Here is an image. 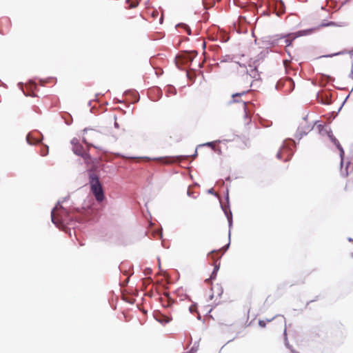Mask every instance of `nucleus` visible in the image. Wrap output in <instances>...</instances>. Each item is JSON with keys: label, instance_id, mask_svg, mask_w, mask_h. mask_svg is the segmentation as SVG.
Instances as JSON below:
<instances>
[{"label": "nucleus", "instance_id": "nucleus-34", "mask_svg": "<svg viewBox=\"0 0 353 353\" xmlns=\"http://www.w3.org/2000/svg\"><path fill=\"white\" fill-rule=\"evenodd\" d=\"M284 12H285V11H284L283 10H282L281 11V13H284Z\"/></svg>", "mask_w": 353, "mask_h": 353}, {"label": "nucleus", "instance_id": "nucleus-29", "mask_svg": "<svg viewBox=\"0 0 353 353\" xmlns=\"http://www.w3.org/2000/svg\"><path fill=\"white\" fill-rule=\"evenodd\" d=\"M156 14H158V12H153V16H156Z\"/></svg>", "mask_w": 353, "mask_h": 353}, {"label": "nucleus", "instance_id": "nucleus-13", "mask_svg": "<svg viewBox=\"0 0 353 353\" xmlns=\"http://www.w3.org/2000/svg\"><path fill=\"white\" fill-rule=\"evenodd\" d=\"M161 161L164 164H171L176 161V160L172 157H165L161 159Z\"/></svg>", "mask_w": 353, "mask_h": 353}, {"label": "nucleus", "instance_id": "nucleus-1", "mask_svg": "<svg viewBox=\"0 0 353 353\" xmlns=\"http://www.w3.org/2000/svg\"><path fill=\"white\" fill-rule=\"evenodd\" d=\"M90 185L96 200L99 203L102 202L105 199L104 192L99 177L95 174H91L90 176Z\"/></svg>", "mask_w": 353, "mask_h": 353}, {"label": "nucleus", "instance_id": "nucleus-4", "mask_svg": "<svg viewBox=\"0 0 353 353\" xmlns=\"http://www.w3.org/2000/svg\"><path fill=\"white\" fill-rule=\"evenodd\" d=\"M72 150L74 152L79 156H81L85 160L90 159V155L84 150L83 147L75 140H72Z\"/></svg>", "mask_w": 353, "mask_h": 353}, {"label": "nucleus", "instance_id": "nucleus-12", "mask_svg": "<svg viewBox=\"0 0 353 353\" xmlns=\"http://www.w3.org/2000/svg\"><path fill=\"white\" fill-rule=\"evenodd\" d=\"M204 145L210 147L214 152H218L219 154L221 153V149L216 145V142H208V143H206L205 144H204Z\"/></svg>", "mask_w": 353, "mask_h": 353}, {"label": "nucleus", "instance_id": "nucleus-9", "mask_svg": "<svg viewBox=\"0 0 353 353\" xmlns=\"http://www.w3.org/2000/svg\"><path fill=\"white\" fill-rule=\"evenodd\" d=\"M28 143L30 145H35L40 141L39 138L35 137L33 134H28L26 137Z\"/></svg>", "mask_w": 353, "mask_h": 353}, {"label": "nucleus", "instance_id": "nucleus-28", "mask_svg": "<svg viewBox=\"0 0 353 353\" xmlns=\"http://www.w3.org/2000/svg\"><path fill=\"white\" fill-rule=\"evenodd\" d=\"M156 14H158V12H153V16H156Z\"/></svg>", "mask_w": 353, "mask_h": 353}, {"label": "nucleus", "instance_id": "nucleus-5", "mask_svg": "<svg viewBox=\"0 0 353 353\" xmlns=\"http://www.w3.org/2000/svg\"><path fill=\"white\" fill-rule=\"evenodd\" d=\"M326 26H339L334 21H330L327 23H321V25H319V26L317 27H315V28H310V29H306V30H301L299 32H300V35H308V34H310L317 30H319L321 28H323V27H326Z\"/></svg>", "mask_w": 353, "mask_h": 353}, {"label": "nucleus", "instance_id": "nucleus-31", "mask_svg": "<svg viewBox=\"0 0 353 353\" xmlns=\"http://www.w3.org/2000/svg\"><path fill=\"white\" fill-rule=\"evenodd\" d=\"M192 307H193L192 306H190V312H192V311L193 310V308H192Z\"/></svg>", "mask_w": 353, "mask_h": 353}, {"label": "nucleus", "instance_id": "nucleus-16", "mask_svg": "<svg viewBox=\"0 0 353 353\" xmlns=\"http://www.w3.org/2000/svg\"><path fill=\"white\" fill-rule=\"evenodd\" d=\"M48 154V145H42L41 148V154L42 156H46Z\"/></svg>", "mask_w": 353, "mask_h": 353}, {"label": "nucleus", "instance_id": "nucleus-2", "mask_svg": "<svg viewBox=\"0 0 353 353\" xmlns=\"http://www.w3.org/2000/svg\"><path fill=\"white\" fill-rule=\"evenodd\" d=\"M52 221L57 226L68 223V214L61 207L56 206L51 212Z\"/></svg>", "mask_w": 353, "mask_h": 353}, {"label": "nucleus", "instance_id": "nucleus-8", "mask_svg": "<svg viewBox=\"0 0 353 353\" xmlns=\"http://www.w3.org/2000/svg\"><path fill=\"white\" fill-rule=\"evenodd\" d=\"M290 156V152L289 150L283 147L277 153L276 157L279 159H283L284 161H288V157Z\"/></svg>", "mask_w": 353, "mask_h": 353}, {"label": "nucleus", "instance_id": "nucleus-26", "mask_svg": "<svg viewBox=\"0 0 353 353\" xmlns=\"http://www.w3.org/2000/svg\"><path fill=\"white\" fill-rule=\"evenodd\" d=\"M284 321H283V319L281 320V327H283V324Z\"/></svg>", "mask_w": 353, "mask_h": 353}, {"label": "nucleus", "instance_id": "nucleus-3", "mask_svg": "<svg viewBox=\"0 0 353 353\" xmlns=\"http://www.w3.org/2000/svg\"><path fill=\"white\" fill-rule=\"evenodd\" d=\"M316 128L319 130V132L322 134L323 132H325L327 134V136L329 137V138L330 139L331 141L337 147V148L340 150L341 152V155H342L344 152H343V150L341 147V145H340L339 141L334 137V135L332 134V132L330 131H328L327 129H325L324 128V126L321 124H318L316 125Z\"/></svg>", "mask_w": 353, "mask_h": 353}, {"label": "nucleus", "instance_id": "nucleus-33", "mask_svg": "<svg viewBox=\"0 0 353 353\" xmlns=\"http://www.w3.org/2000/svg\"><path fill=\"white\" fill-rule=\"evenodd\" d=\"M234 66L235 68H237V66H238V65H237V64H236V63H235V64H234Z\"/></svg>", "mask_w": 353, "mask_h": 353}, {"label": "nucleus", "instance_id": "nucleus-17", "mask_svg": "<svg viewBox=\"0 0 353 353\" xmlns=\"http://www.w3.org/2000/svg\"><path fill=\"white\" fill-rule=\"evenodd\" d=\"M83 141L87 144V147L88 148H89L90 147H94V148H97V146L94 145L93 143H89L88 141V139L86 137H83Z\"/></svg>", "mask_w": 353, "mask_h": 353}, {"label": "nucleus", "instance_id": "nucleus-7", "mask_svg": "<svg viewBox=\"0 0 353 353\" xmlns=\"http://www.w3.org/2000/svg\"><path fill=\"white\" fill-rule=\"evenodd\" d=\"M246 76H250L252 79H258L260 77L259 71L256 65L249 67L246 69Z\"/></svg>", "mask_w": 353, "mask_h": 353}, {"label": "nucleus", "instance_id": "nucleus-25", "mask_svg": "<svg viewBox=\"0 0 353 353\" xmlns=\"http://www.w3.org/2000/svg\"><path fill=\"white\" fill-rule=\"evenodd\" d=\"M273 321H274V319H272V320H268V322H269V323H273Z\"/></svg>", "mask_w": 353, "mask_h": 353}, {"label": "nucleus", "instance_id": "nucleus-14", "mask_svg": "<svg viewBox=\"0 0 353 353\" xmlns=\"http://www.w3.org/2000/svg\"><path fill=\"white\" fill-rule=\"evenodd\" d=\"M126 3L128 4V8H134L138 6L137 1L126 0Z\"/></svg>", "mask_w": 353, "mask_h": 353}, {"label": "nucleus", "instance_id": "nucleus-19", "mask_svg": "<svg viewBox=\"0 0 353 353\" xmlns=\"http://www.w3.org/2000/svg\"><path fill=\"white\" fill-rule=\"evenodd\" d=\"M259 326H260V327H264L265 326V325H266V323H265V321H263V320H260V321H259Z\"/></svg>", "mask_w": 353, "mask_h": 353}, {"label": "nucleus", "instance_id": "nucleus-11", "mask_svg": "<svg viewBox=\"0 0 353 353\" xmlns=\"http://www.w3.org/2000/svg\"><path fill=\"white\" fill-rule=\"evenodd\" d=\"M284 85L289 88V92H292L294 89V83L291 78H287L284 80Z\"/></svg>", "mask_w": 353, "mask_h": 353}, {"label": "nucleus", "instance_id": "nucleus-30", "mask_svg": "<svg viewBox=\"0 0 353 353\" xmlns=\"http://www.w3.org/2000/svg\"><path fill=\"white\" fill-rule=\"evenodd\" d=\"M216 271V266L215 267V270H214V271L212 272V274H214Z\"/></svg>", "mask_w": 353, "mask_h": 353}, {"label": "nucleus", "instance_id": "nucleus-18", "mask_svg": "<svg viewBox=\"0 0 353 353\" xmlns=\"http://www.w3.org/2000/svg\"><path fill=\"white\" fill-rule=\"evenodd\" d=\"M250 86H248V88H249ZM249 91V89H247L246 90H244L241 92H239V93H236V94H232V98H234L236 97H239V96H241V95H243L245 94V93H247Z\"/></svg>", "mask_w": 353, "mask_h": 353}, {"label": "nucleus", "instance_id": "nucleus-15", "mask_svg": "<svg viewBox=\"0 0 353 353\" xmlns=\"http://www.w3.org/2000/svg\"><path fill=\"white\" fill-rule=\"evenodd\" d=\"M243 109H244L245 117V120H246L245 123H248L250 121V118L248 116V112H247V103L245 102H243Z\"/></svg>", "mask_w": 353, "mask_h": 353}, {"label": "nucleus", "instance_id": "nucleus-24", "mask_svg": "<svg viewBox=\"0 0 353 353\" xmlns=\"http://www.w3.org/2000/svg\"><path fill=\"white\" fill-rule=\"evenodd\" d=\"M188 194L189 196H190V195L192 194V192H190V189H188Z\"/></svg>", "mask_w": 353, "mask_h": 353}, {"label": "nucleus", "instance_id": "nucleus-23", "mask_svg": "<svg viewBox=\"0 0 353 353\" xmlns=\"http://www.w3.org/2000/svg\"><path fill=\"white\" fill-rule=\"evenodd\" d=\"M185 28L187 30L188 33L190 34V29L188 27H185Z\"/></svg>", "mask_w": 353, "mask_h": 353}, {"label": "nucleus", "instance_id": "nucleus-6", "mask_svg": "<svg viewBox=\"0 0 353 353\" xmlns=\"http://www.w3.org/2000/svg\"><path fill=\"white\" fill-rule=\"evenodd\" d=\"M314 125L312 123H309L306 119H303L299 126V131L301 134H307L313 128Z\"/></svg>", "mask_w": 353, "mask_h": 353}, {"label": "nucleus", "instance_id": "nucleus-20", "mask_svg": "<svg viewBox=\"0 0 353 353\" xmlns=\"http://www.w3.org/2000/svg\"><path fill=\"white\" fill-rule=\"evenodd\" d=\"M85 134H90V135H94V134H97V132L94 130H90V131H85Z\"/></svg>", "mask_w": 353, "mask_h": 353}, {"label": "nucleus", "instance_id": "nucleus-27", "mask_svg": "<svg viewBox=\"0 0 353 353\" xmlns=\"http://www.w3.org/2000/svg\"><path fill=\"white\" fill-rule=\"evenodd\" d=\"M279 6H283V2H282V1H280V2H279Z\"/></svg>", "mask_w": 353, "mask_h": 353}, {"label": "nucleus", "instance_id": "nucleus-32", "mask_svg": "<svg viewBox=\"0 0 353 353\" xmlns=\"http://www.w3.org/2000/svg\"><path fill=\"white\" fill-rule=\"evenodd\" d=\"M162 20H163V16L161 15V19H160L161 23H162Z\"/></svg>", "mask_w": 353, "mask_h": 353}, {"label": "nucleus", "instance_id": "nucleus-22", "mask_svg": "<svg viewBox=\"0 0 353 353\" xmlns=\"http://www.w3.org/2000/svg\"><path fill=\"white\" fill-rule=\"evenodd\" d=\"M211 277H212V276H211ZM212 279V278H210V279H206L205 280V283H209L210 282V279Z\"/></svg>", "mask_w": 353, "mask_h": 353}, {"label": "nucleus", "instance_id": "nucleus-10", "mask_svg": "<svg viewBox=\"0 0 353 353\" xmlns=\"http://www.w3.org/2000/svg\"><path fill=\"white\" fill-rule=\"evenodd\" d=\"M212 298H213L214 296H219L223 293V289L219 285H216L212 287Z\"/></svg>", "mask_w": 353, "mask_h": 353}, {"label": "nucleus", "instance_id": "nucleus-21", "mask_svg": "<svg viewBox=\"0 0 353 353\" xmlns=\"http://www.w3.org/2000/svg\"><path fill=\"white\" fill-rule=\"evenodd\" d=\"M114 126H115V128H119V123H117V119H116V117H114Z\"/></svg>", "mask_w": 353, "mask_h": 353}]
</instances>
